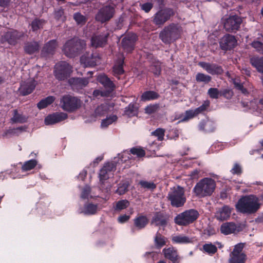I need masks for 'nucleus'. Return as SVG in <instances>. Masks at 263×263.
<instances>
[{
    "label": "nucleus",
    "mask_w": 263,
    "mask_h": 263,
    "mask_svg": "<svg viewBox=\"0 0 263 263\" xmlns=\"http://www.w3.org/2000/svg\"><path fill=\"white\" fill-rule=\"evenodd\" d=\"M260 206L259 200L253 195L245 196L239 199L235 205L236 210L243 214L255 213Z\"/></svg>",
    "instance_id": "obj_1"
},
{
    "label": "nucleus",
    "mask_w": 263,
    "mask_h": 263,
    "mask_svg": "<svg viewBox=\"0 0 263 263\" xmlns=\"http://www.w3.org/2000/svg\"><path fill=\"white\" fill-rule=\"evenodd\" d=\"M216 187L215 181L210 178H204L196 183L193 189L195 194L200 198L211 196Z\"/></svg>",
    "instance_id": "obj_2"
},
{
    "label": "nucleus",
    "mask_w": 263,
    "mask_h": 263,
    "mask_svg": "<svg viewBox=\"0 0 263 263\" xmlns=\"http://www.w3.org/2000/svg\"><path fill=\"white\" fill-rule=\"evenodd\" d=\"M86 46V42L78 39L68 40L64 45L63 51L69 58L78 55Z\"/></svg>",
    "instance_id": "obj_3"
},
{
    "label": "nucleus",
    "mask_w": 263,
    "mask_h": 263,
    "mask_svg": "<svg viewBox=\"0 0 263 263\" xmlns=\"http://www.w3.org/2000/svg\"><path fill=\"white\" fill-rule=\"evenodd\" d=\"M167 198L173 206L179 208L182 206L186 202L183 187L177 185L171 188Z\"/></svg>",
    "instance_id": "obj_4"
},
{
    "label": "nucleus",
    "mask_w": 263,
    "mask_h": 263,
    "mask_svg": "<svg viewBox=\"0 0 263 263\" xmlns=\"http://www.w3.org/2000/svg\"><path fill=\"white\" fill-rule=\"evenodd\" d=\"M181 27L177 25L171 24L164 27L160 33V38L164 43H170L180 36Z\"/></svg>",
    "instance_id": "obj_5"
},
{
    "label": "nucleus",
    "mask_w": 263,
    "mask_h": 263,
    "mask_svg": "<svg viewBox=\"0 0 263 263\" xmlns=\"http://www.w3.org/2000/svg\"><path fill=\"white\" fill-rule=\"evenodd\" d=\"M198 212L195 209H190L177 215L175 222L179 226H186L194 222L199 217Z\"/></svg>",
    "instance_id": "obj_6"
},
{
    "label": "nucleus",
    "mask_w": 263,
    "mask_h": 263,
    "mask_svg": "<svg viewBox=\"0 0 263 263\" xmlns=\"http://www.w3.org/2000/svg\"><path fill=\"white\" fill-rule=\"evenodd\" d=\"M60 106L63 110L72 112L80 107L81 102L76 97L66 95L61 99Z\"/></svg>",
    "instance_id": "obj_7"
},
{
    "label": "nucleus",
    "mask_w": 263,
    "mask_h": 263,
    "mask_svg": "<svg viewBox=\"0 0 263 263\" xmlns=\"http://www.w3.org/2000/svg\"><path fill=\"white\" fill-rule=\"evenodd\" d=\"M175 14L170 8H164L158 11L153 16V23L157 26H162Z\"/></svg>",
    "instance_id": "obj_8"
},
{
    "label": "nucleus",
    "mask_w": 263,
    "mask_h": 263,
    "mask_svg": "<svg viewBox=\"0 0 263 263\" xmlns=\"http://www.w3.org/2000/svg\"><path fill=\"white\" fill-rule=\"evenodd\" d=\"M71 72L72 67L66 62L62 61L55 65L54 74L59 80L66 79Z\"/></svg>",
    "instance_id": "obj_9"
},
{
    "label": "nucleus",
    "mask_w": 263,
    "mask_h": 263,
    "mask_svg": "<svg viewBox=\"0 0 263 263\" xmlns=\"http://www.w3.org/2000/svg\"><path fill=\"white\" fill-rule=\"evenodd\" d=\"M243 245L241 243L236 245L233 251L230 255L229 263H245L246 255L242 252Z\"/></svg>",
    "instance_id": "obj_10"
},
{
    "label": "nucleus",
    "mask_w": 263,
    "mask_h": 263,
    "mask_svg": "<svg viewBox=\"0 0 263 263\" xmlns=\"http://www.w3.org/2000/svg\"><path fill=\"white\" fill-rule=\"evenodd\" d=\"M242 23V20L238 15L230 16L223 22L224 28L227 31L234 32L237 30Z\"/></svg>",
    "instance_id": "obj_11"
},
{
    "label": "nucleus",
    "mask_w": 263,
    "mask_h": 263,
    "mask_svg": "<svg viewBox=\"0 0 263 263\" xmlns=\"http://www.w3.org/2000/svg\"><path fill=\"white\" fill-rule=\"evenodd\" d=\"M115 8L113 6H105L99 9L96 15L97 21L104 23L109 21L114 16Z\"/></svg>",
    "instance_id": "obj_12"
},
{
    "label": "nucleus",
    "mask_w": 263,
    "mask_h": 263,
    "mask_svg": "<svg viewBox=\"0 0 263 263\" xmlns=\"http://www.w3.org/2000/svg\"><path fill=\"white\" fill-rule=\"evenodd\" d=\"M24 36L22 32H19L15 30H11L6 32L2 35L1 42H7L10 45H15L17 41Z\"/></svg>",
    "instance_id": "obj_13"
},
{
    "label": "nucleus",
    "mask_w": 263,
    "mask_h": 263,
    "mask_svg": "<svg viewBox=\"0 0 263 263\" xmlns=\"http://www.w3.org/2000/svg\"><path fill=\"white\" fill-rule=\"evenodd\" d=\"M108 32L95 33L91 38V46L95 48L102 47L107 44Z\"/></svg>",
    "instance_id": "obj_14"
},
{
    "label": "nucleus",
    "mask_w": 263,
    "mask_h": 263,
    "mask_svg": "<svg viewBox=\"0 0 263 263\" xmlns=\"http://www.w3.org/2000/svg\"><path fill=\"white\" fill-rule=\"evenodd\" d=\"M220 46L223 50H230L234 48L237 43V41L234 36L230 34H226L220 40Z\"/></svg>",
    "instance_id": "obj_15"
},
{
    "label": "nucleus",
    "mask_w": 263,
    "mask_h": 263,
    "mask_svg": "<svg viewBox=\"0 0 263 263\" xmlns=\"http://www.w3.org/2000/svg\"><path fill=\"white\" fill-rule=\"evenodd\" d=\"M36 82L34 79H29L21 83L18 89L20 93L26 96L31 93L35 88Z\"/></svg>",
    "instance_id": "obj_16"
},
{
    "label": "nucleus",
    "mask_w": 263,
    "mask_h": 263,
    "mask_svg": "<svg viewBox=\"0 0 263 263\" xmlns=\"http://www.w3.org/2000/svg\"><path fill=\"white\" fill-rule=\"evenodd\" d=\"M199 65L205 69L209 73L212 75L220 74L223 72V69L220 66L216 64L206 62H199Z\"/></svg>",
    "instance_id": "obj_17"
},
{
    "label": "nucleus",
    "mask_w": 263,
    "mask_h": 263,
    "mask_svg": "<svg viewBox=\"0 0 263 263\" xmlns=\"http://www.w3.org/2000/svg\"><path fill=\"white\" fill-rule=\"evenodd\" d=\"M67 118V115L64 112H56L50 115L45 119L46 125H52L63 121Z\"/></svg>",
    "instance_id": "obj_18"
},
{
    "label": "nucleus",
    "mask_w": 263,
    "mask_h": 263,
    "mask_svg": "<svg viewBox=\"0 0 263 263\" xmlns=\"http://www.w3.org/2000/svg\"><path fill=\"white\" fill-rule=\"evenodd\" d=\"M100 57L98 54H91L87 57L84 55L81 57L80 61L85 66H94L100 62Z\"/></svg>",
    "instance_id": "obj_19"
},
{
    "label": "nucleus",
    "mask_w": 263,
    "mask_h": 263,
    "mask_svg": "<svg viewBox=\"0 0 263 263\" xmlns=\"http://www.w3.org/2000/svg\"><path fill=\"white\" fill-rule=\"evenodd\" d=\"M116 165L112 162H108L101 169L99 173L100 180L101 181L105 180L109 178V174L115 171Z\"/></svg>",
    "instance_id": "obj_20"
},
{
    "label": "nucleus",
    "mask_w": 263,
    "mask_h": 263,
    "mask_svg": "<svg viewBox=\"0 0 263 263\" xmlns=\"http://www.w3.org/2000/svg\"><path fill=\"white\" fill-rule=\"evenodd\" d=\"M88 83V79L85 78H72L69 80V83L72 88L77 90L86 87Z\"/></svg>",
    "instance_id": "obj_21"
},
{
    "label": "nucleus",
    "mask_w": 263,
    "mask_h": 263,
    "mask_svg": "<svg viewBox=\"0 0 263 263\" xmlns=\"http://www.w3.org/2000/svg\"><path fill=\"white\" fill-rule=\"evenodd\" d=\"M136 39V36L134 34L131 35V36H126L123 39L122 41V46L126 52H129L134 49Z\"/></svg>",
    "instance_id": "obj_22"
},
{
    "label": "nucleus",
    "mask_w": 263,
    "mask_h": 263,
    "mask_svg": "<svg viewBox=\"0 0 263 263\" xmlns=\"http://www.w3.org/2000/svg\"><path fill=\"white\" fill-rule=\"evenodd\" d=\"M232 209L228 205H224L220 208L216 214L217 219L220 220H227L231 214Z\"/></svg>",
    "instance_id": "obj_23"
},
{
    "label": "nucleus",
    "mask_w": 263,
    "mask_h": 263,
    "mask_svg": "<svg viewBox=\"0 0 263 263\" xmlns=\"http://www.w3.org/2000/svg\"><path fill=\"white\" fill-rule=\"evenodd\" d=\"M172 241L173 243L187 244L192 243L194 241V238L183 234H178L172 236Z\"/></svg>",
    "instance_id": "obj_24"
},
{
    "label": "nucleus",
    "mask_w": 263,
    "mask_h": 263,
    "mask_svg": "<svg viewBox=\"0 0 263 263\" xmlns=\"http://www.w3.org/2000/svg\"><path fill=\"white\" fill-rule=\"evenodd\" d=\"M199 129L206 133L214 131L215 129V123L213 121L206 119L200 122L199 125Z\"/></svg>",
    "instance_id": "obj_25"
},
{
    "label": "nucleus",
    "mask_w": 263,
    "mask_h": 263,
    "mask_svg": "<svg viewBox=\"0 0 263 263\" xmlns=\"http://www.w3.org/2000/svg\"><path fill=\"white\" fill-rule=\"evenodd\" d=\"M163 252L165 258L170 259L173 263L177 262L178 259V255L177 250L173 247H170L167 249L165 248L163 250Z\"/></svg>",
    "instance_id": "obj_26"
},
{
    "label": "nucleus",
    "mask_w": 263,
    "mask_h": 263,
    "mask_svg": "<svg viewBox=\"0 0 263 263\" xmlns=\"http://www.w3.org/2000/svg\"><path fill=\"white\" fill-rule=\"evenodd\" d=\"M236 231H237V227L233 222H225L220 227L221 232L224 235L235 233Z\"/></svg>",
    "instance_id": "obj_27"
},
{
    "label": "nucleus",
    "mask_w": 263,
    "mask_h": 263,
    "mask_svg": "<svg viewBox=\"0 0 263 263\" xmlns=\"http://www.w3.org/2000/svg\"><path fill=\"white\" fill-rule=\"evenodd\" d=\"M251 64L259 72L263 73V57L254 56L250 59Z\"/></svg>",
    "instance_id": "obj_28"
},
{
    "label": "nucleus",
    "mask_w": 263,
    "mask_h": 263,
    "mask_svg": "<svg viewBox=\"0 0 263 263\" xmlns=\"http://www.w3.org/2000/svg\"><path fill=\"white\" fill-rule=\"evenodd\" d=\"M167 219L161 213H157L154 216L152 223L156 226H165L166 224Z\"/></svg>",
    "instance_id": "obj_29"
},
{
    "label": "nucleus",
    "mask_w": 263,
    "mask_h": 263,
    "mask_svg": "<svg viewBox=\"0 0 263 263\" xmlns=\"http://www.w3.org/2000/svg\"><path fill=\"white\" fill-rule=\"evenodd\" d=\"M98 81L102 84L105 88L113 90L114 84L112 81L105 75L100 74L98 77Z\"/></svg>",
    "instance_id": "obj_30"
},
{
    "label": "nucleus",
    "mask_w": 263,
    "mask_h": 263,
    "mask_svg": "<svg viewBox=\"0 0 263 263\" xmlns=\"http://www.w3.org/2000/svg\"><path fill=\"white\" fill-rule=\"evenodd\" d=\"M98 210V207L97 204L88 203L84 205L80 212L85 215H93L95 214Z\"/></svg>",
    "instance_id": "obj_31"
},
{
    "label": "nucleus",
    "mask_w": 263,
    "mask_h": 263,
    "mask_svg": "<svg viewBox=\"0 0 263 263\" xmlns=\"http://www.w3.org/2000/svg\"><path fill=\"white\" fill-rule=\"evenodd\" d=\"M39 48V45L37 42H31L25 44L24 50L27 53L31 54L37 52Z\"/></svg>",
    "instance_id": "obj_32"
},
{
    "label": "nucleus",
    "mask_w": 263,
    "mask_h": 263,
    "mask_svg": "<svg viewBox=\"0 0 263 263\" xmlns=\"http://www.w3.org/2000/svg\"><path fill=\"white\" fill-rule=\"evenodd\" d=\"M27 120V117L21 112H19L17 110H13V117L11 119L12 122L23 123L26 122Z\"/></svg>",
    "instance_id": "obj_33"
},
{
    "label": "nucleus",
    "mask_w": 263,
    "mask_h": 263,
    "mask_svg": "<svg viewBox=\"0 0 263 263\" xmlns=\"http://www.w3.org/2000/svg\"><path fill=\"white\" fill-rule=\"evenodd\" d=\"M159 97V94L154 91H146L141 96V100L143 101L155 100Z\"/></svg>",
    "instance_id": "obj_34"
},
{
    "label": "nucleus",
    "mask_w": 263,
    "mask_h": 263,
    "mask_svg": "<svg viewBox=\"0 0 263 263\" xmlns=\"http://www.w3.org/2000/svg\"><path fill=\"white\" fill-rule=\"evenodd\" d=\"M124 114L129 117L136 116L138 115V108L133 103H130L125 108Z\"/></svg>",
    "instance_id": "obj_35"
},
{
    "label": "nucleus",
    "mask_w": 263,
    "mask_h": 263,
    "mask_svg": "<svg viewBox=\"0 0 263 263\" xmlns=\"http://www.w3.org/2000/svg\"><path fill=\"white\" fill-rule=\"evenodd\" d=\"M148 223L147 218L144 216H139L134 220V224L138 229L144 228Z\"/></svg>",
    "instance_id": "obj_36"
},
{
    "label": "nucleus",
    "mask_w": 263,
    "mask_h": 263,
    "mask_svg": "<svg viewBox=\"0 0 263 263\" xmlns=\"http://www.w3.org/2000/svg\"><path fill=\"white\" fill-rule=\"evenodd\" d=\"M55 100L53 96H49L42 100L37 103V107L39 109H43L47 107L48 105L52 103Z\"/></svg>",
    "instance_id": "obj_37"
},
{
    "label": "nucleus",
    "mask_w": 263,
    "mask_h": 263,
    "mask_svg": "<svg viewBox=\"0 0 263 263\" xmlns=\"http://www.w3.org/2000/svg\"><path fill=\"white\" fill-rule=\"evenodd\" d=\"M57 47V44L56 41L54 40H51L45 45L42 51L48 53H52Z\"/></svg>",
    "instance_id": "obj_38"
},
{
    "label": "nucleus",
    "mask_w": 263,
    "mask_h": 263,
    "mask_svg": "<svg viewBox=\"0 0 263 263\" xmlns=\"http://www.w3.org/2000/svg\"><path fill=\"white\" fill-rule=\"evenodd\" d=\"M123 58L122 57L121 59L119 60V62L114 66L113 71L115 76L121 74L124 72V70L123 69Z\"/></svg>",
    "instance_id": "obj_39"
},
{
    "label": "nucleus",
    "mask_w": 263,
    "mask_h": 263,
    "mask_svg": "<svg viewBox=\"0 0 263 263\" xmlns=\"http://www.w3.org/2000/svg\"><path fill=\"white\" fill-rule=\"evenodd\" d=\"M73 19L77 24L80 26L84 25L87 21L86 16L82 15L80 12H77L73 14Z\"/></svg>",
    "instance_id": "obj_40"
},
{
    "label": "nucleus",
    "mask_w": 263,
    "mask_h": 263,
    "mask_svg": "<svg viewBox=\"0 0 263 263\" xmlns=\"http://www.w3.org/2000/svg\"><path fill=\"white\" fill-rule=\"evenodd\" d=\"M108 109L109 107L107 104H102L96 109L95 113L96 116H102L106 114Z\"/></svg>",
    "instance_id": "obj_41"
},
{
    "label": "nucleus",
    "mask_w": 263,
    "mask_h": 263,
    "mask_svg": "<svg viewBox=\"0 0 263 263\" xmlns=\"http://www.w3.org/2000/svg\"><path fill=\"white\" fill-rule=\"evenodd\" d=\"M37 165L35 160L31 159L25 162L22 167L23 171H28L33 169Z\"/></svg>",
    "instance_id": "obj_42"
},
{
    "label": "nucleus",
    "mask_w": 263,
    "mask_h": 263,
    "mask_svg": "<svg viewBox=\"0 0 263 263\" xmlns=\"http://www.w3.org/2000/svg\"><path fill=\"white\" fill-rule=\"evenodd\" d=\"M166 243V238L157 233L155 238V244L157 248H161Z\"/></svg>",
    "instance_id": "obj_43"
},
{
    "label": "nucleus",
    "mask_w": 263,
    "mask_h": 263,
    "mask_svg": "<svg viewBox=\"0 0 263 263\" xmlns=\"http://www.w3.org/2000/svg\"><path fill=\"white\" fill-rule=\"evenodd\" d=\"M117 119L116 115H111L102 120L101 124L102 128H106L110 124L115 122Z\"/></svg>",
    "instance_id": "obj_44"
},
{
    "label": "nucleus",
    "mask_w": 263,
    "mask_h": 263,
    "mask_svg": "<svg viewBox=\"0 0 263 263\" xmlns=\"http://www.w3.org/2000/svg\"><path fill=\"white\" fill-rule=\"evenodd\" d=\"M149 70L155 76H158L161 72L160 63L159 61L154 62L151 65Z\"/></svg>",
    "instance_id": "obj_45"
},
{
    "label": "nucleus",
    "mask_w": 263,
    "mask_h": 263,
    "mask_svg": "<svg viewBox=\"0 0 263 263\" xmlns=\"http://www.w3.org/2000/svg\"><path fill=\"white\" fill-rule=\"evenodd\" d=\"M45 22L43 20L35 19L31 23V28L33 31H35L38 29H41L43 27L45 24Z\"/></svg>",
    "instance_id": "obj_46"
},
{
    "label": "nucleus",
    "mask_w": 263,
    "mask_h": 263,
    "mask_svg": "<svg viewBox=\"0 0 263 263\" xmlns=\"http://www.w3.org/2000/svg\"><path fill=\"white\" fill-rule=\"evenodd\" d=\"M129 205V202L128 200L126 199L121 200L116 203L114 208L116 211H121L127 208Z\"/></svg>",
    "instance_id": "obj_47"
},
{
    "label": "nucleus",
    "mask_w": 263,
    "mask_h": 263,
    "mask_svg": "<svg viewBox=\"0 0 263 263\" xmlns=\"http://www.w3.org/2000/svg\"><path fill=\"white\" fill-rule=\"evenodd\" d=\"M198 115V112L196 111V110L195 109H190L186 110L185 112L184 117L182 119V121H186L190 119H191L195 117V116Z\"/></svg>",
    "instance_id": "obj_48"
},
{
    "label": "nucleus",
    "mask_w": 263,
    "mask_h": 263,
    "mask_svg": "<svg viewBox=\"0 0 263 263\" xmlns=\"http://www.w3.org/2000/svg\"><path fill=\"white\" fill-rule=\"evenodd\" d=\"M203 249L209 254H213L217 251L216 247L212 243H206L203 245Z\"/></svg>",
    "instance_id": "obj_49"
},
{
    "label": "nucleus",
    "mask_w": 263,
    "mask_h": 263,
    "mask_svg": "<svg viewBox=\"0 0 263 263\" xmlns=\"http://www.w3.org/2000/svg\"><path fill=\"white\" fill-rule=\"evenodd\" d=\"M139 184L142 187L147 190H153L156 187V184L153 182L151 181L141 180L139 182Z\"/></svg>",
    "instance_id": "obj_50"
},
{
    "label": "nucleus",
    "mask_w": 263,
    "mask_h": 263,
    "mask_svg": "<svg viewBox=\"0 0 263 263\" xmlns=\"http://www.w3.org/2000/svg\"><path fill=\"white\" fill-rule=\"evenodd\" d=\"M165 130L162 128H157L152 133V135L156 137L159 141H162L164 139Z\"/></svg>",
    "instance_id": "obj_51"
},
{
    "label": "nucleus",
    "mask_w": 263,
    "mask_h": 263,
    "mask_svg": "<svg viewBox=\"0 0 263 263\" xmlns=\"http://www.w3.org/2000/svg\"><path fill=\"white\" fill-rule=\"evenodd\" d=\"M196 80L197 82L208 83L211 80V77L204 73H198L196 76Z\"/></svg>",
    "instance_id": "obj_52"
},
{
    "label": "nucleus",
    "mask_w": 263,
    "mask_h": 263,
    "mask_svg": "<svg viewBox=\"0 0 263 263\" xmlns=\"http://www.w3.org/2000/svg\"><path fill=\"white\" fill-rule=\"evenodd\" d=\"M130 152L131 154L139 157H143L145 154L144 151L141 148L134 147L130 149Z\"/></svg>",
    "instance_id": "obj_53"
},
{
    "label": "nucleus",
    "mask_w": 263,
    "mask_h": 263,
    "mask_svg": "<svg viewBox=\"0 0 263 263\" xmlns=\"http://www.w3.org/2000/svg\"><path fill=\"white\" fill-rule=\"evenodd\" d=\"M208 93L210 97L213 99H217L220 95V92L218 89L215 88H210L208 90Z\"/></svg>",
    "instance_id": "obj_54"
},
{
    "label": "nucleus",
    "mask_w": 263,
    "mask_h": 263,
    "mask_svg": "<svg viewBox=\"0 0 263 263\" xmlns=\"http://www.w3.org/2000/svg\"><path fill=\"white\" fill-rule=\"evenodd\" d=\"M252 46L257 51L263 54V43L257 41L252 43Z\"/></svg>",
    "instance_id": "obj_55"
},
{
    "label": "nucleus",
    "mask_w": 263,
    "mask_h": 263,
    "mask_svg": "<svg viewBox=\"0 0 263 263\" xmlns=\"http://www.w3.org/2000/svg\"><path fill=\"white\" fill-rule=\"evenodd\" d=\"M210 101L205 100L200 106L196 108L195 109L196 110V111L198 112V115L205 111L210 106Z\"/></svg>",
    "instance_id": "obj_56"
},
{
    "label": "nucleus",
    "mask_w": 263,
    "mask_h": 263,
    "mask_svg": "<svg viewBox=\"0 0 263 263\" xmlns=\"http://www.w3.org/2000/svg\"><path fill=\"white\" fill-rule=\"evenodd\" d=\"M158 105L157 104L150 105L146 106L145 108V112L147 114H152L157 110Z\"/></svg>",
    "instance_id": "obj_57"
},
{
    "label": "nucleus",
    "mask_w": 263,
    "mask_h": 263,
    "mask_svg": "<svg viewBox=\"0 0 263 263\" xmlns=\"http://www.w3.org/2000/svg\"><path fill=\"white\" fill-rule=\"evenodd\" d=\"M54 16L56 19L64 21L65 20L64 10L62 8H60L55 10L54 12Z\"/></svg>",
    "instance_id": "obj_58"
},
{
    "label": "nucleus",
    "mask_w": 263,
    "mask_h": 263,
    "mask_svg": "<svg viewBox=\"0 0 263 263\" xmlns=\"http://www.w3.org/2000/svg\"><path fill=\"white\" fill-rule=\"evenodd\" d=\"M90 192V188L88 186H86L83 190L81 197L82 199H85L89 198V194Z\"/></svg>",
    "instance_id": "obj_59"
},
{
    "label": "nucleus",
    "mask_w": 263,
    "mask_h": 263,
    "mask_svg": "<svg viewBox=\"0 0 263 263\" xmlns=\"http://www.w3.org/2000/svg\"><path fill=\"white\" fill-rule=\"evenodd\" d=\"M109 95V92L101 91L100 90H95L93 92V96L94 97L98 98L99 97H106Z\"/></svg>",
    "instance_id": "obj_60"
},
{
    "label": "nucleus",
    "mask_w": 263,
    "mask_h": 263,
    "mask_svg": "<svg viewBox=\"0 0 263 263\" xmlns=\"http://www.w3.org/2000/svg\"><path fill=\"white\" fill-rule=\"evenodd\" d=\"M130 153L128 151H125L121 154L120 157V161L122 162H126L127 160H129L130 159Z\"/></svg>",
    "instance_id": "obj_61"
},
{
    "label": "nucleus",
    "mask_w": 263,
    "mask_h": 263,
    "mask_svg": "<svg viewBox=\"0 0 263 263\" xmlns=\"http://www.w3.org/2000/svg\"><path fill=\"white\" fill-rule=\"evenodd\" d=\"M142 10L145 12H148L153 8V4L151 3H146L140 5Z\"/></svg>",
    "instance_id": "obj_62"
},
{
    "label": "nucleus",
    "mask_w": 263,
    "mask_h": 263,
    "mask_svg": "<svg viewBox=\"0 0 263 263\" xmlns=\"http://www.w3.org/2000/svg\"><path fill=\"white\" fill-rule=\"evenodd\" d=\"M231 172L233 174H240L241 173V166L237 163H235L231 169Z\"/></svg>",
    "instance_id": "obj_63"
},
{
    "label": "nucleus",
    "mask_w": 263,
    "mask_h": 263,
    "mask_svg": "<svg viewBox=\"0 0 263 263\" xmlns=\"http://www.w3.org/2000/svg\"><path fill=\"white\" fill-rule=\"evenodd\" d=\"M127 187L128 185L127 184H123L117 189L116 193L119 195H122L127 191Z\"/></svg>",
    "instance_id": "obj_64"
}]
</instances>
